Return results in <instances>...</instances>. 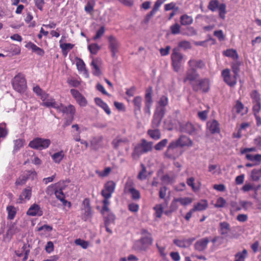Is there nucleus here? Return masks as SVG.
<instances>
[{"label":"nucleus","mask_w":261,"mask_h":261,"mask_svg":"<svg viewBox=\"0 0 261 261\" xmlns=\"http://www.w3.org/2000/svg\"><path fill=\"white\" fill-rule=\"evenodd\" d=\"M50 102L46 103L47 108H53L56 110L57 112L62 113L63 114H65L67 117H74V115L76 112V109L75 107L69 104L67 106H65L62 103L57 102L55 99L51 100Z\"/></svg>","instance_id":"f257e3e1"},{"label":"nucleus","mask_w":261,"mask_h":261,"mask_svg":"<svg viewBox=\"0 0 261 261\" xmlns=\"http://www.w3.org/2000/svg\"><path fill=\"white\" fill-rule=\"evenodd\" d=\"M114 190V182L113 181H108L105 185L103 189L101 191V195L104 197L102 201L103 207L101 212L103 214L109 211L108 205L109 201L108 199L111 197L112 194Z\"/></svg>","instance_id":"f03ea898"},{"label":"nucleus","mask_w":261,"mask_h":261,"mask_svg":"<svg viewBox=\"0 0 261 261\" xmlns=\"http://www.w3.org/2000/svg\"><path fill=\"white\" fill-rule=\"evenodd\" d=\"M142 233L145 236L136 241L134 245V248L138 251L146 250L152 243L151 236L146 230L143 229Z\"/></svg>","instance_id":"7ed1b4c3"},{"label":"nucleus","mask_w":261,"mask_h":261,"mask_svg":"<svg viewBox=\"0 0 261 261\" xmlns=\"http://www.w3.org/2000/svg\"><path fill=\"white\" fill-rule=\"evenodd\" d=\"M153 143L147 142L145 139L141 141V143L138 144L135 147L133 156L134 158H138L140 155L151 151Z\"/></svg>","instance_id":"20e7f679"},{"label":"nucleus","mask_w":261,"mask_h":261,"mask_svg":"<svg viewBox=\"0 0 261 261\" xmlns=\"http://www.w3.org/2000/svg\"><path fill=\"white\" fill-rule=\"evenodd\" d=\"M12 84L13 89L20 93H24L27 88L24 75L21 73L18 74L14 77Z\"/></svg>","instance_id":"39448f33"},{"label":"nucleus","mask_w":261,"mask_h":261,"mask_svg":"<svg viewBox=\"0 0 261 261\" xmlns=\"http://www.w3.org/2000/svg\"><path fill=\"white\" fill-rule=\"evenodd\" d=\"M171 64L175 71L178 72L184 59L183 55L177 48H174L171 55Z\"/></svg>","instance_id":"423d86ee"},{"label":"nucleus","mask_w":261,"mask_h":261,"mask_svg":"<svg viewBox=\"0 0 261 261\" xmlns=\"http://www.w3.org/2000/svg\"><path fill=\"white\" fill-rule=\"evenodd\" d=\"M50 143V140L48 139L37 137L31 141L29 146L33 149L42 150L48 148Z\"/></svg>","instance_id":"0eeeda50"},{"label":"nucleus","mask_w":261,"mask_h":261,"mask_svg":"<svg viewBox=\"0 0 261 261\" xmlns=\"http://www.w3.org/2000/svg\"><path fill=\"white\" fill-rule=\"evenodd\" d=\"M210 81L208 79L198 80L195 83L192 84V88L194 91H201L206 92L209 90Z\"/></svg>","instance_id":"6e6552de"},{"label":"nucleus","mask_w":261,"mask_h":261,"mask_svg":"<svg viewBox=\"0 0 261 261\" xmlns=\"http://www.w3.org/2000/svg\"><path fill=\"white\" fill-rule=\"evenodd\" d=\"M222 76L225 83L230 87L234 86L237 84V75L231 73L229 69H225L222 70L221 73Z\"/></svg>","instance_id":"1a4fd4ad"},{"label":"nucleus","mask_w":261,"mask_h":261,"mask_svg":"<svg viewBox=\"0 0 261 261\" xmlns=\"http://www.w3.org/2000/svg\"><path fill=\"white\" fill-rule=\"evenodd\" d=\"M165 114V108H156L151 123L153 128H158L160 126Z\"/></svg>","instance_id":"9d476101"},{"label":"nucleus","mask_w":261,"mask_h":261,"mask_svg":"<svg viewBox=\"0 0 261 261\" xmlns=\"http://www.w3.org/2000/svg\"><path fill=\"white\" fill-rule=\"evenodd\" d=\"M33 91L38 96L40 97L42 101V106L46 107V103L50 102L51 100L55 99L53 97H50L49 94L43 91L39 86H36L33 88Z\"/></svg>","instance_id":"9b49d317"},{"label":"nucleus","mask_w":261,"mask_h":261,"mask_svg":"<svg viewBox=\"0 0 261 261\" xmlns=\"http://www.w3.org/2000/svg\"><path fill=\"white\" fill-rule=\"evenodd\" d=\"M230 225L227 222L222 221L219 223L218 232L223 238H231L230 236Z\"/></svg>","instance_id":"f8f14e48"},{"label":"nucleus","mask_w":261,"mask_h":261,"mask_svg":"<svg viewBox=\"0 0 261 261\" xmlns=\"http://www.w3.org/2000/svg\"><path fill=\"white\" fill-rule=\"evenodd\" d=\"M152 89L151 88H148L146 90L145 96V107L144 108V113L147 114L149 116L151 114L150 108L152 105Z\"/></svg>","instance_id":"ddd939ff"},{"label":"nucleus","mask_w":261,"mask_h":261,"mask_svg":"<svg viewBox=\"0 0 261 261\" xmlns=\"http://www.w3.org/2000/svg\"><path fill=\"white\" fill-rule=\"evenodd\" d=\"M70 91L80 106L84 107L87 105L88 102L86 98L78 90L71 89Z\"/></svg>","instance_id":"4468645a"},{"label":"nucleus","mask_w":261,"mask_h":261,"mask_svg":"<svg viewBox=\"0 0 261 261\" xmlns=\"http://www.w3.org/2000/svg\"><path fill=\"white\" fill-rule=\"evenodd\" d=\"M32 196V188L28 187L24 189L17 200V203L22 204L29 201Z\"/></svg>","instance_id":"2eb2a0df"},{"label":"nucleus","mask_w":261,"mask_h":261,"mask_svg":"<svg viewBox=\"0 0 261 261\" xmlns=\"http://www.w3.org/2000/svg\"><path fill=\"white\" fill-rule=\"evenodd\" d=\"M199 77V74L196 71V69L190 68L187 71L185 77L184 79V82H189L192 86L196 82L197 79Z\"/></svg>","instance_id":"dca6fc26"},{"label":"nucleus","mask_w":261,"mask_h":261,"mask_svg":"<svg viewBox=\"0 0 261 261\" xmlns=\"http://www.w3.org/2000/svg\"><path fill=\"white\" fill-rule=\"evenodd\" d=\"M178 147H179V145L177 140L172 141L168 146L165 155L168 158L175 159L177 156L174 155L173 152Z\"/></svg>","instance_id":"f3484780"},{"label":"nucleus","mask_w":261,"mask_h":261,"mask_svg":"<svg viewBox=\"0 0 261 261\" xmlns=\"http://www.w3.org/2000/svg\"><path fill=\"white\" fill-rule=\"evenodd\" d=\"M179 129L181 132L187 133L190 135H194L195 132V128L193 125L189 122L180 123Z\"/></svg>","instance_id":"a211bd4d"},{"label":"nucleus","mask_w":261,"mask_h":261,"mask_svg":"<svg viewBox=\"0 0 261 261\" xmlns=\"http://www.w3.org/2000/svg\"><path fill=\"white\" fill-rule=\"evenodd\" d=\"M195 238H191L184 239H174L173 243L177 246L180 248H187L189 247L192 243L195 241Z\"/></svg>","instance_id":"6ab92c4d"},{"label":"nucleus","mask_w":261,"mask_h":261,"mask_svg":"<svg viewBox=\"0 0 261 261\" xmlns=\"http://www.w3.org/2000/svg\"><path fill=\"white\" fill-rule=\"evenodd\" d=\"M27 215L30 216H41L43 211L40 206L36 203L32 205L27 212Z\"/></svg>","instance_id":"aec40b11"},{"label":"nucleus","mask_w":261,"mask_h":261,"mask_svg":"<svg viewBox=\"0 0 261 261\" xmlns=\"http://www.w3.org/2000/svg\"><path fill=\"white\" fill-rule=\"evenodd\" d=\"M207 128L212 134L219 133L220 132L219 124L215 120L209 121L207 122Z\"/></svg>","instance_id":"412c9836"},{"label":"nucleus","mask_w":261,"mask_h":261,"mask_svg":"<svg viewBox=\"0 0 261 261\" xmlns=\"http://www.w3.org/2000/svg\"><path fill=\"white\" fill-rule=\"evenodd\" d=\"M208 242L209 240L207 238H202L195 243V249L198 251H202L206 248Z\"/></svg>","instance_id":"4be33fe9"},{"label":"nucleus","mask_w":261,"mask_h":261,"mask_svg":"<svg viewBox=\"0 0 261 261\" xmlns=\"http://www.w3.org/2000/svg\"><path fill=\"white\" fill-rule=\"evenodd\" d=\"M64 38H65V37L63 36H62L61 39L60 40L59 43H60V47L61 48V49L62 50V53L63 54V55L64 56L66 57L67 55L68 51L73 48L74 45L73 44H71V43H63L62 40Z\"/></svg>","instance_id":"5701e85b"},{"label":"nucleus","mask_w":261,"mask_h":261,"mask_svg":"<svg viewBox=\"0 0 261 261\" xmlns=\"http://www.w3.org/2000/svg\"><path fill=\"white\" fill-rule=\"evenodd\" d=\"M233 109L237 113L240 114L241 115L246 114L248 112L247 108L245 107L244 105L239 100L236 101V103L233 106Z\"/></svg>","instance_id":"b1692460"},{"label":"nucleus","mask_w":261,"mask_h":261,"mask_svg":"<svg viewBox=\"0 0 261 261\" xmlns=\"http://www.w3.org/2000/svg\"><path fill=\"white\" fill-rule=\"evenodd\" d=\"M142 103V98L141 97L136 96L133 99L134 107V112L135 115H138L141 113Z\"/></svg>","instance_id":"393cba45"},{"label":"nucleus","mask_w":261,"mask_h":261,"mask_svg":"<svg viewBox=\"0 0 261 261\" xmlns=\"http://www.w3.org/2000/svg\"><path fill=\"white\" fill-rule=\"evenodd\" d=\"M177 141L179 147H190L192 146L193 145L192 140L189 138L185 136H181L178 139H177Z\"/></svg>","instance_id":"a878e982"},{"label":"nucleus","mask_w":261,"mask_h":261,"mask_svg":"<svg viewBox=\"0 0 261 261\" xmlns=\"http://www.w3.org/2000/svg\"><path fill=\"white\" fill-rule=\"evenodd\" d=\"M208 207V202L206 200H201L195 204L193 208V211H202L206 210Z\"/></svg>","instance_id":"bb28decb"},{"label":"nucleus","mask_w":261,"mask_h":261,"mask_svg":"<svg viewBox=\"0 0 261 261\" xmlns=\"http://www.w3.org/2000/svg\"><path fill=\"white\" fill-rule=\"evenodd\" d=\"M189 66L190 68L193 69H201L204 67V64L200 60H196L194 59H191L188 62Z\"/></svg>","instance_id":"cd10ccee"},{"label":"nucleus","mask_w":261,"mask_h":261,"mask_svg":"<svg viewBox=\"0 0 261 261\" xmlns=\"http://www.w3.org/2000/svg\"><path fill=\"white\" fill-rule=\"evenodd\" d=\"M94 100L96 104L101 107L107 114L110 115L111 114V112L108 105L103 102L101 98L96 97L95 98Z\"/></svg>","instance_id":"c85d7f7f"},{"label":"nucleus","mask_w":261,"mask_h":261,"mask_svg":"<svg viewBox=\"0 0 261 261\" xmlns=\"http://www.w3.org/2000/svg\"><path fill=\"white\" fill-rule=\"evenodd\" d=\"M64 156L65 153L63 150L55 152L51 155L52 160L56 164H60Z\"/></svg>","instance_id":"c756f323"},{"label":"nucleus","mask_w":261,"mask_h":261,"mask_svg":"<svg viewBox=\"0 0 261 261\" xmlns=\"http://www.w3.org/2000/svg\"><path fill=\"white\" fill-rule=\"evenodd\" d=\"M154 129H150L147 131V134L151 138L154 140H158L161 137L160 130L158 128H153Z\"/></svg>","instance_id":"7c9ffc66"},{"label":"nucleus","mask_w":261,"mask_h":261,"mask_svg":"<svg viewBox=\"0 0 261 261\" xmlns=\"http://www.w3.org/2000/svg\"><path fill=\"white\" fill-rule=\"evenodd\" d=\"M26 47L30 48L34 52H35L37 55L42 56L44 54V51L43 49L37 46L34 43L30 42L26 45Z\"/></svg>","instance_id":"2f4dec72"},{"label":"nucleus","mask_w":261,"mask_h":261,"mask_svg":"<svg viewBox=\"0 0 261 261\" xmlns=\"http://www.w3.org/2000/svg\"><path fill=\"white\" fill-rule=\"evenodd\" d=\"M6 211L8 213L7 219L8 220H13L17 213V209L13 205H8L6 207Z\"/></svg>","instance_id":"473e14b6"},{"label":"nucleus","mask_w":261,"mask_h":261,"mask_svg":"<svg viewBox=\"0 0 261 261\" xmlns=\"http://www.w3.org/2000/svg\"><path fill=\"white\" fill-rule=\"evenodd\" d=\"M124 191L125 193H129L133 199H139L140 198L139 192L134 188L126 187Z\"/></svg>","instance_id":"72a5a7b5"},{"label":"nucleus","mask_w":261,"mask_h":261,"mask_svg":"<svg viewBox=\"0 0 261 261\" xmlns=\"http://www.w3.org/2000/svg\"><path fill=\"white\" fill-rule=\"evenodd\" d=\"M55 195H56V198L60 200L64 205H66L67 203V201L65 200V195L63 193V191L57 189ZM68 203L69 207H70V202H68Z\"/></svg>","instance_id":"f704fd0d"},{"label":"nucleus","mask_w":261,"mask_h":261,"mask_svg":"<svg viewBox=\"0 0 261 261\" xmlns=\"http://www.w3.org/2000/svg\"><path fill=\"white\" fill-rule=\"evenodd\" d=\"M193 19L192 16L187 14L182 15L180 17V22L181 25H190L193 23Z\"/></svg>","instance_id":"c9c22d12"},{"label":"nucleus","mask_w":261,"mask_h":261,"mask_svg":"<svg viewBox=\"0 0 261 261\" xmlns=\"http://www.w3.org/2000/svg\"><path fill=\"white\" fill-rule=\"evenodd\" d=\"M179 202L182 205H187L192 202L191 198L189 197L177 198L174 199L172 202V205H174L176 202Z\"/></svg>","instance_id":"e433bc0d"},{"label":"nucleus","mask_w":261,"mask_h":261,"mask_svg":"<svg viewBox=\"0 0 261 261\" xmlns=\"http://www.w3.org/2000/svg\"><path fill=\"white\" fill-rule=\"evenodd\" d=\"M246 158L250 161L252 162H256L255 165H259L261 162V154H246Z\"/></svg>","instance_id":"4c0bfd02"},{"label":"nucleus","mask_w":261,"mask_h":261,"mask_svg":"<svg viewBox=\"0 0 261 261\" xmlns=\"http://www.w3.org/2000/svg\"><path fill=\"white\" fill-rule=\"evenodd\" d=\"M167 205H165V203L163 204H156L154 207L153 210L155 211V215L156 217L161 218L162 214L163 213V210L165 206Z\"/></svg>","instance_id":"58836bf2"},{"label":"nucleus","mask_w":261,"mask_h":261,"mask_svg":"<svg viewBox=\"0 0 261 261\" xmlns=\"http://www.w3.org/2000/svg\"><path fill=\"white\" fill-rule=\"evenodd\" d=\"M248 252L246 249H244L242 251L238 252L236 254L234 261H245Z\"/></svg>","instance_id":"ea45409f"},{"label":"nucleus","mask_w":261,"mask_h":261,"mask_svg":"<svg viewBox=\"0 0 261 261\" xmlns=\"http://www.w3.org/2000/svg\"><path fill=\"white\" fill-rule=\"evenodd\" d=\"M70 180L69 179L66 180H61L56 183V186L57 189L63 191L70 183Z\"/></svg>","instance_id":"a19ab883"},{"label":"nucleus","mask_w":261,"mask_h":261,"mask_svg":"<svg viewBox=\"0 0 261 261\" xmlns=\"http://www.w3.org/2000/svg\"><path fill=\"white\" fill-rule=\"evenodd\" d=\"M167 188L166 187H162L160 188L159 190V197L162 199L164 200L165 205H167L168 200L166 198L167 195Z\"/></svg>","instance_id":"79ce46f5"},{"label":"nucleus","mask_w":261,"mask_h":261,"mask_svg":"<svg viewBox=\"0 0 261 261\" xmlns=\"http://www.w3.org/2000/svg\"><path fill=\"white\" fill-rule=\"evenodd\" d=\"M224 56L228 57H231L233 59H237L238 58V55L236 50L232 49H227L223 52Z\"/></svg>","instance_id":"37998d69"},{"label":"nucleus","mask_w":261,"mask_h":261,"mask_svg":"<svg viewBox=\"0 0 261 261\" xmlns=\"http://www.w3.org/2000/svg\"><path fill=\"white\" fill-rule=\"evenodd\" d=\"M95 2L94 0L89 1L85 7V10L87 13H91L94 10Z\"/></svg>","instance_id":"c03bdc74"},{"label":"nucleus","mask_w":261,"mask_h":261,"mask_svg":"<svg viewBox=\"0 0 261 261\" xmlns=\"http://www.w3.org/2000/svg\"><path fill=\"white\" fill-rule=\"evenodd\" d=\"M251 178L254 181H257L261 177V168L253 169L251 174Z\"/></svg>","instance_id":"a18cd8bd"},{"label":"nucleus","mask_w":261,"mask_h":261,"mask_svg":"<svg viewBox=\"0 0 261 261\" xmlns=\"http://www.w3.org/2000/svg\"><path fill=\"white\" fill-rule=\"evenodd\" d=\"M168 140L167 139H164L158 142L155 146L154 149L156 150H162L167 144Z\"/></svg>","instance_id":"49530a36"},{"label":"nucleus","mask_w":261,"mask_h":261,"mask_svg":"<svg viewBox=\"0 0 261 261\" xmlns=\"http://www.w3.org/2000/svg\"><path fill=\"white\" fill-rule=\"evenodd\" d=\"M22 249L23 251H24V254L23 258H22V261H26L29 255V253L30 252V245L23 243V246H22Z\"/></svg>","instance_id":"de8ad7c7"},{"label":"nucleus","mask_w":261,"mask_h":261,"mask_svg":"<svg viewBox=\"0 0 261 261\" xmlns=\"http://www.w3.org/2000/svg\"><path fill=\"white\" fill-rule=\"evenodd\" d=\"M91 65L92 66L93 74L95 76L100 75L101 74V71L97 63L94 60H93Z\"/></svg>","instance_id":"09e8293b"},{"label":"nucleus","mask_w":261,"mask_h":261,"mask_svg":"<svg viewBox=\"0 0 261 261\" xmlns=\"http://www.w3.org/2000/svg\"><path fill=\"white\" fill-rule=\"evenodd\" d=\"M111 171L110 167H107L103 171L96 170L95 173L98 176L104 177L107 176Z\"/></svg>","instance_id":"8fccbe9b"},{"label":"nucleus","mask_w":261,"mask_h":261,"mask_svg":"<svg viewBox=\"0 0 261 261\" xmlns=\"http://www.w3.org/2000/svg\"><path fill=\"white\" fill-rule=\"evenodd\" d=\"M88 49L91 54L96 55L100 50V46L96 43H92L88 46Z\"/></svg>","instance_id":"3c124183"},{"label":"nucleus","mask_w":261,"mask_h":261,"mask_svg":"<svg viewBox=\"0 0 261 261\" xmlns=\"http://www.w3.org/2000/svg\"><path fill=\"white\" fill-rule=\"evenodd\" d=\"M171 32L173 35L179 34L180 33V25L176 23L170 26Z\"/></svg>","instance_id":"603ef678"},{"label":"nucleus","mask_w":261,"mask_h":261,"mask_svg":"<svg viewBox=\"0 0 261 261\" xmlns=\"http://www.w3.org/2000/svg\"><path fill=\"white\" fill-rule=\"evenodd\" d=\"M57 187L56 186L55 184H51L49 186H48L46 190H45V193L47 195L51 196L54 194H55V192L57 190Z\"/></svg>","instance_id":"864d4df0"},{"label":"nucleus","mask_w":261,"mask_h":261,"mask_svg":"<svg viewBox=\"0 0 261 261\" xmlns=\"http://www.w3.org/2000/svg\"><path fill=\"white\" fill-rule=\"evenodd\" d=\"M74 243L76 245L81 246L83 249H87L89 245V243L88 241L81 239H76Z\"/></svg>","instance_id":"5fc2aeb1"},{"label":"nucleus","mask_w":261,"mask_h":261,"mask_svg":"<svg viewBox=\"0 0 261 261\" xmlns=\"http://www.w3.org/2000/svg\"><path fill=\"white\" fill-rule=\"evenodd\" d=\"M218 8L219 10V16L221 18L224 19L225 17V15L226 13V5L224 4H221V5H219Z\"/></svg>","instance_id":"6e6d98bb"},{"label":"nucleus","mask_w":261,"mask_h":261,"mask_svg":"<svg viewBox=\"0 0 261 261\" xmlns=\"http://www.w3.org/2000/svg\"><path fill=\"white\" fill-rule=\"evenodd\" d=\"M219 6L218 1L217 0H212L210 2L208 8L212 11H215Z\"/></svg>","instance_id":"4d7b16f0"},{"label":"nucleus","mask_w":261,"mask_h":261,"mask_svg":"<svg viewBox=\"0 0 261 261\" xmlns=\"http://www.w3.org/2000/svg\"><path fill=\"white\" fill-rule=\"evenodd\" d=\"M82 219L86 221L91 216V209L89 210H82Z\"/></svg>","instance_id":"13d9d810"},{"label":"nucleus","mask_w":261,"mask_h":261,"mask_svg":"<svg viewBox=\"0 0 261 261\" xmlns=\"http://www.w3.org/2000/svg\"><path fill=\"white\" fill-rule=\"evenodd\" d=\"M159 107L157 108H164L166 106L168 103V99L166 96H162L159 101Z\"/></svg>","instance_id":"bf43d9fd"},{"label":"nucleus","mask_w":261,"mask_h":261,"mask_svg":"<svg viewBox=\"0 0 261 261\" xmlns=\"http://www.w3.org/2000/svg\"><path fill=\"white\" fill-rule=\"evenodd\" d=\"M173 122L170 117L167 118L164 121V127L168 130H171L173 128Z\"/></svg>","instance_id":"052dcab7"},{"label":"nucleus","mask_w":261,"mask_h":261,"mask_svg":"<svg viewBox=\"0 0 261 261\" xmlns=\"http://www.w3.org/2000/svg\"><path fill=\"white\" fill-rule=\"evenodd\" d=\"M24 140L19 139L14 141V150H18L22 148L24 145Z\"/></svg>","instance_id":"680f3d73"},{"label":"nucleus","mask_w":261,"mask_h":261,"mask_svg":"<svg viewBox=\"0 0 261 261\" xmlns=\"http://www.w3.org/2000/svg\"><path fill=\"white\" fill-rule=\"evenodd\" d=\"M105 32V28L104 27H101L100 29L96 32V35L93 37L94 40H96L101 38Z\"/></svg>","instance_id":"e2e57ef3"},{"label":"nucleus","mask_w":261,"mask_h":261,"mask_svg":"<svg viewBox=\"0 0 261 261\" xmlns=\"http://www.w3.org/2000/svg\"><path fill=\"white\" fill-rule=\"evenodd\" d=\"M226 202V200L222 197H219L217 199L214 206L215 207L220 208L223 207Z\"/></svg>","instance_id":"0e129e2a"},{"label":"nucleus","mask_w":261,"mask_h":261,"mask_svg":"<svg viewBox=\"0 0 261 261\" xmlns=\"http://www.w3.org/2000/svg\"><path fill=\"white\" fill-rule=\"evenodd\" d=\"M250 96L252 99L253 103L260 102V95L256 91H253L251 92Z\"/></svg>","instance_id":"69168bd1"},{"label":"nucleus","mask_w":261,"mask_h":261,"mask_svg":"<svg viewBox=\"0 0 261 261\" xmlns=\"http://www.w3.org/2000/svg\"><path fill=\"white\" fill-rule=\"evenodd\" d=\"M76 65L77 69L79 71H83L86 70L85 64L83 60L81 59H79V60L76 61Z\"/></svg>","instance_id":"338daca9"},{"label":"nucleus","mask_w":261,"mask_h":261,"mask_svg":"<svg viewBox=\"0 0 261 261\" xmlns=\"http://www.w3.org/2000/svg\"><path fill=\"white\" fill-rule=\"evenodd\" d=\"M194 181V178L191 177L187 179V184L189 186H190L192 188L194 191H197L199 190V188L195 186Z\"/></svg>","instance_id":"774afa93"}]
</instances>
